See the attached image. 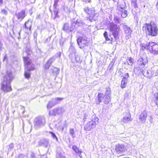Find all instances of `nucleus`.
I'll use <instances>...</instances> for the list:
<instances>
[{
	"label": "nucleus",
	"mask_w": 158,
	"mask_h": 158,
	"mask_svg": "<svg viewBox=\"0 0 158 158\" xmlns=\"http://www.w3.org/2000/svg\"><path fill=\"white\" fill-rule=\"evenodd\" d=\"M118 8L119 10H124L126 8V3L124 1H122L121 2L119 3H118Z\"/></svg>",
	"instance_id": "24"
},
{
	"label": "nucleus",
	"mask_w": 158,
	"mask_h": 158,
	"mask_svg": "<svg viewBox=\"0 0 158 158\" xmlns=\"http://www.w3.org/2000/svg\"><path fill=\"white\" fill-rule=\"evenodd\" d=\"M94 15H93L92 14V11L91 10L90 11V13H88V14H89V19H93L94 18V17L95 16L96 14L95 13V10H94Z\"/></svg>",
	"instance_id": "32"
},
{
	"label": "nucleus",
	"mask_w": 158,
	"mask_h": 158,
	"mask_svg": "<svg viewBox=\"0 0 158 158\" xmlns=\"http://www.w3.org/2000/svg\"><path fill=\"white\" fill-rule=\"evenodd\" d=\"M2 13L4 14H7V11L5 10H2Z\"/></svg>",
	"instance_id": "47"
},
{
	"label": "nucleus",
	"mask_w": 158,
	"mask_h": 158,
	"mask_svg": "<svg viewBox=\"0 0 158 158\" xmlns=\"http://www.w3.org/2000/svg\"><path fill=\"white\" fill-rule=\"evenodd\" d=\"M14 148V144L13 143H11L9 146L8 149L10 150Z\"/></svg>",
	"instance_id": "38"
},
{
	"label": "nucleus",
	"mask_w": 158,
	"mask_h": 158,
	"mask_svg": "<svg viewBox=\"0 0 158 158\" xmlns=\"http://www.w3.org/2000/svg\"><path fill=\"white\" fill-rule=\"evenodd\" d=\"M3 4V0H0V6H1Z\"/></svg>",
	"instance_id": "56"
},
{
	"label": "nucleus",
	"mask_w": 158,
	"mask_h": 158,
	"mask_svg": "<svg viewBox=\"0 0 158 158\" xmlns=\"http://www.w3.org/2000/svg\"><path fill=\"white\" fill-rule=\"evenodd\" d=\"M32 26V22L28 20L25 23V29L26 30H30Z\"/></svg>",
	"instance_id": "26"
},
{
	"label": "nucleus",
	"mask_w": 158,
	"mask_h": 158,
	"mask_svg": "<svg viewBox=\"0 0 158 158\" xmlns=\"http://www.w3.org/2000/svg\"><path fill=\"white\" fill-rule=\"evenodd\" d=\"M147 49L154 55H158V44L155 43L149 42L147 44Z\"/></svg>",
	"instance_id": "7"
},
{
	"label": "nucleus",
	"mask_w": 158,
	"mask_h": 158,
	"mask_svg": "<svg viewBox=\"0 0 158 158\" xmlns=\"http://www.w3.org/2000/svg\"><path fill=\"white\" fill-rule=\"evenodd\" d=\"M77 42L80 48H82L88 46L89 41L85 37H80L77 39Z\"/></svg>",
	"instance_id": "8"
},
{
	"label": "nucleus",
	"mask_w": 158,
	"mask_h": 158,
	"mask_svg": "<svg viewBox=\"0 0 158 158\" xmlns=\"http://www.w3.org/2000/svg\"><path fill=\"white\" fill-rule=\"evenodd\" d=\"M36 36H37V34H35V33L34 34V36L36 37Z\"/></svg>",
	"instance_id": "62"
},
{
	"label": "nucleus",
	"mask_w": 158,
	"mask_h": 158,
	"mask_svg": "<svg viewBox=\"0 0 158 158\" xmlns=\"http://www.w3.org/2000/svg\"><path fill=\"white\" fill-rule=\"evenodd\" d=\"M156 74H155L156 76H158V69L156 70Z\"/></svg>",
	"instance_id": "53"
},
{
	"label": "nucleus",
	"mask_w": 158,
	"mask_h": 158,
	"mask_svg": "<svg viewBox=\"0 0 158 158\" xmlns=\"http://www.w3.org/2000/svg\"><path fill=\"white\" fill-rule=\"evenodd\" d=\"M38 144L40 146H43L47 148H49L50 145L49 140L48 139H44L40 140L38 142Z\"/></svg>",
	"instance_id": "14"
},
{
	"label": "nucleus",
	"mask_w": 158,
	"mask_h": 158,
	"mask_svg": "<svg viewBox=\"0 0 158 158\" xmlns=\"http://www.w3.org/2000/svg\"><path fill=\"white\" fill-rule=\"evenodd\" d=\"M49 133L53 139H56V140H57V138L55 134L54 133L52 132H50Z\"/></svg>",
	"instance_id": "36"
},
{
	"label": "nucleus",
	"mask_w": 158,
	"mask_h": 158,
	"mask_svg": "<svg viewBox=\"0 0 158 158\" xmlns=\"http://www.w3.org/2000/svg\"><path fill=\"white\" fill-rule=\"evenodd\" d=\"M54 15H55V17H54V19H55L56 18V17H57L58 12V11H56V10H54Z\"/></svg>",
	"instance_id": "43"
},
{
	"label": "nucleus",
	"mask_w": 158,
	"mask_h": 158,
	"mask_svg": "<svg viewBox=\"0 0 158 158\" xmlns=\"http://www.w3.org/2000/svg\"><path fill=\"white\" fill-rule=\"evenodd\" d=\"M74 55L75 60L77 62H79L80 60L79 57L77 55H76L75 54H74Z\"/></svg>",
	"instance_id": "37"
},
{
	"label": "nucleus",
	"mask_w": 158,
	"mask_h": 158,
	"mask_svg": "<svg viewBox=\"0 0 158 158\" xmlns=\"http://www.w3.org/2000/svg\"><path fill=\"white\" fill-rule=\"evenodd\" d=\"M76 23H80L81 24H83V22L82 21L80 20H77L76 21Z\"/></svg>",
	"instance_id": "46"
},
{
	"label": "nucleus",
	"mask_w": 158,
	"mask_h": 158,
	"mask_svg": "<svg viewBox=\"0 0 158 158\" xmlns=\"http://www.w3.org/2000/svg\"><path fill=\"white\" fill-rule=\"evenodd\" d=\"M129 75L128 73H125L124 75V76L123 78V79L127 80V79L129 77Z\"/></svg>",
	"instance_id": "35"
},
{
	"label": "nucleus",
	"mask_w": 158,
	"mask_h": 158,
	"mask_svg": "<svg viewBox=\"0 0 158 158\" xmlns=\"http://www.w3.org/2000/svg\"><path fill=\"white\" fill-rule=\"evenodd\" d=\"M108 28L111 32L115 39H117L120 27L113 22L110 23L108 24Z\"/></svg>",
	"instance_id": "4"
},
{
	"label": "nucleus",
	"mask_w": 158,
	"mask_h": 158,
	"mask_svg": "<svg viewBox=\"0 0 158 158\" xmlns=\"http://www.w3.org/2000/svg\"><path fill=\"white\" fill-rule=\"evenodd\" d=\"M99 119L97 117H94L90 121L88 122L84 126V130L86 131H90L95 128L98 123Z\"/></svg>",
	"instance_id": "6"
},
{
	"label": "nucleus",
	"mask_w": 158,
	"mask_h": 158,
	"mask_svg": "<svg viewBox=\"0 0 158 158\" xmlns=\"http://www.w3.org/2000/svg\"><path fill=\"white\" fill-rule=\"evenodd\" d=\"M147 117V113L146 110L142 112L139 116V120L143 122H145Z\"/></svg>",
	"instance_id": "16"
},
{
	"label": "nucleus",
	"mask_w": 158,
	"mask_h": 158,
	"mask_svg": "<svg viewBox=\"0 0 158 158\" xmlns=\"http://www.w3.org/2000/svg\"><path fill=\"white\" fill-rule=\"evenodd\" d=\"M84 10L85 12L86 13L88 14V13H90V11L91 10L92 11V14L94 15V8H90L89 9L88 7H85L84 8Z\"/></svg>",
	"instance_id": "28"
},
{
	"label": "nucleus",
	"mask_w": 158,
	"mask_h": 158,
	"mask_svg": "<svg viewBox=\"0 0 158 158\" xmlns=\"http://www.w3.org/2000/svg\"><path fill=\"white\" fill-rule=\"evenodd\" d=\"M146 74L148 77L149 78L151 77L152 76H156L155 75V74H156L154 70L152 68H151L147 70L146 72Z\"/></svg>",
	"instance_id": "18"
},
{
	"label": "nucleus",
	"mask_w": 158,
	"mask_h": 158,
	"mask_svg": "<svg viewBox=\"0 0 158 158\" xmlns=\"http://www.w3.org/2000/svg\"><path fill=\"white\" fill-rule=\"evenodd\" d=\"M60 158H65V157L64 156H61Z\"/></svg>",
	"instance_id": "61"
},
{
	"label": "nucleus",
	"mask_w": 158,
	"mask_h": 158,
	"mask_svg": "<svg viewBox=\"0 0 158 158\" xmlns=\"http://www.w3.org/2000/svg\"><path fill=\"white\" fill-rule=\"evenodd\" d=\"M30 156L31 158H34L35 155L33 153L31 152L30 154Z\"/></svg>",
	"instance_id": "45"
},
{
	"label": "nucleus",
	"mask_w": 158,
	"mask_h": 158,
	"mask_svg": "<svg viewBox=\"0 0 158 158\" xmlns=\"http://www.w3.org/2000/svg\"><path fill=\"white\" fill-rule=\"evenodd\" d=\"M34 126L35 129H38L44 126L46 124L45 118L43 116H39L35 118L33 121Z\"/></svg>",
	"instance_id": "5"
},
{
	"label": "nucleus",
	"mask_w": 158,
	"mask_h": 158,
	"mask_svg": "<svg viewBox=\"0 0 158 158\" xmlns=\"http://www.w3.org/2000/svg\"><path fill=\"white\" fill-rule=\"evenodd\" d=\"M69 133L71 135L73 138H74L75 137V135L74 134V131L73 129H71L70 130Z\"/></svg>",
	"instance_id": "34"
},
{
	"label": "nucleus",
	"mask_w": 158,
	"mask_h": 158,
	"mask_svg": "<svg viewBox=\"0 0 158 158\" xmlns=\"http://www.w3.org/2000/svg\"><path fill=\"white\" fill-rule=\"evenodd\" d=\"M127 80H125L122 79L121 82V87L122 88H124L126 87L127 85Z\"/></svg>",
	"instance_id": "29"
},
{
	"label": "nucleus",
	"mask_w": 158,
	"mask_h": 158,
	"mask_svg": "<svg viewBox=\"0 0 158 158\" xmlns=\"http://www.w3.org/2000/svg\"><path fill=\"white\" fill-rule=\"evenodd\" d=\"M148 63V60L145 58H140L137 61L138 66L143 68Z\"/></svg>",
	"instance_id": "15"
},
{
	"label": "nucleus",
	"mask_w": 158,
	"mask_h": 158,
	"mask_svg": "<svg viewBox=\"0 0 158 158\" xmlns=\"http://www.w3.org/2000/svg\"><path fill=\"white\" fill-rule=\"evenodd\" d=\"M143 68L139 66L135 67L134 69V72L136 75L140 74L141 73L143 74Z\"/></svg>",
	"instance_id": "22"
},
{
	"label": "nucleus",
	"mask_w": 158,
	"mask_h": 158,
	"mask_svg": "<svg viewBox=\"0 0 158 158\" xmlns=\"http://www.w3.org/2000/svg\"><path fill=\"white\" fill-rule=\"evenodd\" d=\"M104 35L105 37L108 36V34L106 31H105L104 33Z\"/></svg>",
	"instance_id": "49"
},
{
	"label": "nucleus",
	"mask_w": 158,
	"mask_h": 158,
	"mask_svg": "<svg viewBox=\"0 0 158 158\" xmlns=\"http://www.w3.org/2000/svg\"><path fill=\"white\" fill-rule=\"evenodd\" d=\"M123 28L125 33L126 34L125 38L127 40L131 37L132 30L130 27L126 25L124 26Z\"/></svg>",
	"instance_id": "13"
},
{
	"label": "nucleus",
	"mask_w": 158,
	"mask_h": 158,
	"mask_svg": "<svg viewBox=\"0 0 158 158\" xmlns=\"http://www.w3.org/2000/svg\"><path fill=\"white\" fill-rule=\"evenodd\" d=\"M98 97V101L97 102V104H99V103L102 102V101H103V102H104V100L105 98V96L103 93H99Z\"/></svg>",
	"instance_id": "21"
},
{
	"label": "nucleus",
	"mask_w": 158,
	"mask_h": 158,
	"mask_svg": "<svg viewBox=\"0 0 158 158\" xmlns=\"http://www.w3.org/2000/svg\"><path fill=\"white\" fill-rule=\"evenodd\" d=\"M60 54H61V52H60L59 53V57H60Z\"/></svg>",
	"instance_id": "63"
},
{
	"label": "nucleus",
	"mask_w": 158,
	"mask_h": 158,
	"mask_svg": "<svg viewBox=\"0 0 158 158\" xmlns=\"http://www.w3.org/2000/svg\"><path fill=\"white\" fill-rule=\"evenodd\" d=\"M51 71L52 74L54 75H56L59 73V69L53 67L52 68Z\"/></svg>",
	"instance_id": "27"
},
{
	"label": "nucleus",
	"mask_w": 158,
	"mask_h": 158,
	"mask_svg": "<svg viewBox=\"0 0 158 158\" xmlns=\"http://www.w3.org/2000/svg\"><path fill=\"white\" fill-rule=\"evenodd\" d=\"M50 40V38H48L46 40H45V42L46 43V41H49Z\"/></svg>",
	"instance_id": "57"
},
{
	"label": "nucleus",
	"mask_w": 158,
	"mask_h": 158,
	"mask_svg": "<svg viewBox=\"0 0 158 158\" xmlns=\"http://www.w3.org/2000/svg\"><path fill=\"white\" fill-rule=\"evenodd\" d=\"M55 59L54 57H52L48 60L45 65V68L46 69H48L51 63L55 60Z\"/></svg>",
	"instance_id": "25"
},
{
	"label": "nucleus",
	"mask_w": 158,
	"mask_h": 158,
	"mask_svg": "<svg viewBox=\"0 0 158 158\" xmlns=\"http://www.w3.org/2000/svg\"><path fill=\"white\" fill-rule=\"evenodd\" d=\"M88 114H87V113L84 114V117H83V120L84 121L87 118V117H88Z\"/></svg>",
	"instance_id": "41"
},
{
	"label": "nucleus",
	"mask_w": 158,
	"mask_h": 158,
	"mask_svg": "<svg viewBox=\"0 0 158 158\" xmlns=\"http://www.w3.org/2000/svg\"><path fill=\"white\" fill-rule=\"evenodd\" d=\"M147 44L146 45H143V44H141V46L142 47V49L143 50H144L146 49V48H147Z\"/></svg>",
	"instance_id": "40"
},
{
	"label": "nucleus",
	"mask_w": 158,
	"mask_h": 158,
	"mask_svg": "<svg viewBox=\"0 0 158 158\" xmlns=\"http://www.w3.org/2000/svg\"><path fill=\"white\" fill-rule=\"evenodd\" d=\"M149 120L151 123H152L153 121V118L152 116H150L149 118Z\"/></svg>",
	"instance_id": "44"
},
{
	"label": "nucleus",
	"mask_w": 158,
	"mask_h": 158,
	"mask_svg": "<svg viewBox=\"0 0 158 158\" xmlns=\"http://www.w3.org/2000/svg\"><path fill=\"white\" fill-rule=\"evenodd\" d=\"M57 3L54 2V7L55 8H56L57 6Z\"/></svg>",
	"instance_id": "55"
},
{
	"label": "nucleus",
	"mask_w": 158,
	"mask_h": 158,
	"mask_svg": "<svg viewBox=\"0 0 158 158\" xmlns=\"http://www.w3.org/2000/svg\"><path fill=\"white\" fill-rule=\"evenodd\" d=\"M7 57L6 55H5L4 57V59L3 60V61H5V60H6L7 59Z\"/></svg>",
	"instance_id": "51"
},
{
	"label": "nucleus",
	"mask_w": 158,
	"mask_h": 158,
	"mask_svg": "<svg viewBox=\"0 0 158 158\" xmlns=\"http://www.w3.org/2000/svg\"><path fill=\"white\" fill-rule=\"evenodd\" d=\"M65 111V110L64 108L58 107L50 111L49 114L50 115H61L64 113Z\"/></svg>",
	"instance_id": "9"
},
{
	"label": "nucleus",
	"mask_w": 158,
	"mask_h": 158,
	"mask_svg": "<svg viewBox=\"0 0 158 158\" xmlns=\"http://www.w3.org/2000/svg\"><path fill=\"white\" fill-rule=\"evenodd\" d=\"M68 26L67 24H64V27L63 28V29L64 30L66 31L68 30Z\"/></svg>",
	"instance_id": "39"
},
{
	"label": "nucleus",
	"mask_w": 158,
	"mask_h": 158,
	"mask_svg": "<svg viewBox=\"0 0 158 158\" xmlns=\"http://www.w3.org/2000/svg\"><path fill=\"white\" fill-rule=\"evenodd\" d=\"M72 148L80 157L81 158L82 157V156L81 155L82 151L81 149H79L76 146H73L72 147Z\"/></svg>",
	"instance_id": "23"
},
{
	"label": "nucleus",
	"mask_w": 158,
	"mask_h": 158,
	"mask_svg": "<svg viewBox=\"0 0 158 158\" xmlns=\"http://www.w3.org/2000/svg\"><path fill=\"white\" fill-rule=\"evenodd\" d=\"M18 28H19V31L18 32V34L20 35V31H21V29H20V28L19 27H18Z\"/></svg>",
	"instance_id": "52"
},
{
	"label": "nucleus",
	"mask_w": 158,
	"mask_h": 158,
	"mask_svg": "<svg viewBox=\"0 0 158 158\" xmlns=\"http://www.w3.org/2000/svg\"><path fill=\"white\" fill-rule=\"evenodd\" d=\"M2 44H0V50L2 48Z\"/></svg>",
	"instance_id": "60"
},
{
	"label": "nucleus",
	"mask_w": 158,
	"mask_h": 158,
	"mask_svg": "<svg viewBox=\"0 0 158 158\" xmlns=\"http://www.w3.org/2000/svg\"><path fill=\"white\" fill-rule=\"evenodd\" d=\"M120 11L121 13V15L122 18H124L126 17L127 15V11L125 10H119Z\"/></svg>",
	"instance_id": "30"
},
{
	"label": "nucleus",
	"mask_w": 158,
	"mask_h": 158,
	"mask_svg": "<svg viewBox=\"0 0 158 158\" xmlns=\"http://www.w3.org/2000/svg\"><path fill=\"white\" fill-rule=\"evenodd\" d=\"M142 28L145 31L146 35L156 36L158 32V26L157 24L153 21H151L149 23L143 24Z\"/></svg>",
	"instance_id": "1"
},
{
	"label": "nucleus",
	"mask_w": 158,
	"mask_h": 158,
	"mask_svg": "<svg viewBox=\"0 0 158 158\" xmlns=\"http://www.w3.org/2000/svg\"><path fill=\"white\" fill-rule=\"evenodd\" d=\"M23 58L25 68L24 76L26 78L29 79L31 76L30 71L34 69V66L31 63L29 58L24 57Z\"/></svg>",
	"instance_id": "3"
},
{
	"label": "nucleus",
	"mask_w": 158,
	"mask_h": 158,
	"mask_svg": "<svg viewBox=\"0 0 158 158\" xmlns=\"http://www.w3.org/2000/svg\"><path fill=\"white\" fill-rule=\"evenodd\" d=\"M125 148L123 145L118 144L116 146L115 150L118 152H123L125 151Z\"/></svg>",
	"instance_id": "17"
},
{
	"label": "nucleus",
	"mask_w": 158,
	"mask_h": 158,
	"mask_svg": "<svg viewBox=\"0 0 158 158\" xmlns=\"http://www.w3.org/2000/svg\"><path fill=\"white\" fill-rule=\"evenodd\" d=\"M124 116L122 119V121L125 123H129L132 121L131 119V115L129 110L125 112L124 114Z\"/></svg>",
	"instance_id": "11"
},
{
	"label": "nucleus",
	"mask_w": 158,
	"mask_h": 158,
	"mask_svg": "<svg viewBox=\"0 0 158 158\" xmlns=\"http://www.w3.org/2000/svg\"><path fill=\"white\" fill-rule=\"evenodd\" d=\"M111 94L110 89L108 87L106 88L105 92V98L104 100V103L106 104H108L110 101V96Z\"/></svg>",
	"instance_id": "12"
},
{
	"label": "nucleus",
	"mask_w": 158,
	"mask_h": 158,
	"mask_svg": "<svg viewBox=\"0 0 158 158\" xmlns=\"http://www.w3.org/2000/svg\"><path fill=\"white\" fill-rule=\"evenodd\" d=\"M105 39H106V40H109L110 39L109 38H108V36H106L105 37Z\"/></svg>",
	"instance_id": "54"
},
{
	"label": "nucleus",
	"mask_w": 158,
	"mask_h": 158,
	"mask_svg": "<svg viewBox=\"0 0 158 158\" xmlns=\"http://www.w3.org/2000/svg\"><path fill=\"white\" fill-rule=\"evenodd\" d=\"M156 95L155 102L156 105L158 106V95L157 94Z\"/></svg>",
	"instance_id": "42"
},
{
	"label": "nucleus",
	"mask_w": 158,
	"mask_h": 158,
	"mask_svg": "<svg viewBox=\"0 0 158 158\" xmlns=\"http://www.w3.org/2000/svg\"><path fill=\"white\" fill-rule=\"evenodd\" d=\"M156 6L157 8L158 9V0L157 3L156 5Z\"/></svg>",
	"instance_id": "59"
},
{
	"label": "nucleus",
	"mask_w": 158,
	"mask_h": 158,
	"mask_svg": "<svg viewBox=\"0 0 158 158\" xmlns=\"http://www.w3.org/2000/svg\"><path fill=\"white\" fill-rule=\"evenodd\" d=\"M63 99L62 98H53L51 101H49L47 106L48 109H50L54 105L59 103Z\"/></svg>",
	"instance_id": "10"
},
{
	"label": "nucleus",
	"mask_w": 158,
	"mask_h": 158,
	"mask_svg": "<svg viewBox=\"0 0 158 158\" xmlns=\"http://www.w3.org/2000/svg\"><path fill=\"white\" fill-rule=\"evenodd\" d=\"M13 78V76L10 71H7L6 75L3 78V81L2 84L1 89L5 92H8L11 90L10 84Z\"/></svg>",
	"instance_id": "2"
},
{
	"label": "nucleus",
	"mask_w": 158,
	"mask_h": 158,
	"mask_svg": "<svg viewBox=\"0 0 158 158\" xmlns=\"http://www.w3.org/2000/svg\"><path fill=\"white\" fill-rule=\"evenodd\" d=\"M26 52H27V54L30 55L31 54V51L28 49L26 51Z\"/></svg>",
	"instance_id": "48"
},
{
	"label": "nucleus",
	"mask_w": 158,
	"mask_h": 158,
	"mask_svg": "<svg viewBox=\"0 0 158 158\" xmlns=\"http://www.w3.org/2000/svg\"><path fill=\"white\" fill-rule=\"evenodd\" d=\"M0 158H2V157L0 156Z\"/></svg>",
	"instance_id": "64"
},
{
	"label": "nucleus",
	"mask_w": 158,
	"mask_h": 158,
	"mask_svg": "<svg viewBox=\"0 0 158 158\" xmlns=\"http://www.w3.org/2000/svg\"><path fill=\"white\" fill-rule=\"evenodd\" d=\"M69 51L71 54L74 53L75 54L76 53V50L74 47L72 45L70 47L69 49Z\"/></svg>",
	"instance_id": "31"
},
{
	"label": "nucleus",
	"mask_w": 158,
	"mask_h": 158,
	"mask_svg": "<svg viewBox=\"0 0 158 158\" xmlns=\"http://www.w3.org/2000/svg\"><path fill=\"white\" fill-rule=\"evenodd\" d=\"M59 0H54V2L57 4Z\"/></svg>",
	"instance_id": "58"
},
{
	"label": "nucleus",
	"mask_w": 158,
	"mask_h": 158,
	"mask_svg": "<svg viewBox=\"0 0 158 158\" xmlns=\"http://www.w3.org/2000/svg\"><path fill=\"white\" fill-rule=\"evenodd\" d=\"M131 4L135 8L138 7L136 0H132Z\"/></svg>",
	"instance_id": "33"
},
{
	"label": "nucleus",
	"mask_w": 158,
	"mask_h": 158,
	"mask_svg": "<svg viewBox=\"0 0 158 158\" xmlns=\"http://www.w3.org/2000/svg\"><path fill=\"white\" fill-rule=\"evenodd\" d=\"M134 60L131 57H128L126 60V61L124 62V64L130 65L133 66L134 63Z\"/></svg>",
	"instance_id": "20"
},
{
	"label": "nucleus",
	"mask_w": 158,
	"mask_h": 158,
	"mask_svg": "<svg viewBox=\"0 0 158 158\" xmlns=\"http://www.w3.org/2000/svg\"><path fill=\"white\" fill-rule=\"evenodd\" d=\"M23 156L22 154H20L18 156V158H23Z\"/></svg>",
	"instance_id": "50"
},
{
	"label": "nucleus",
	"mask_w": 158,
	"mask_h": 158,
	"mask_svg": "<svg viewBox=\"0 0 158 158\" xmlns=\"http://www.w3.org/2000/svg\"><path fill=\"white\" fill-rule=\"evenodd\" d=\"M16 15L19 19L22 20L25 16V11L23 10L20 12L16 14Z\"/></svg>",
	"instance_id": "19"
}]
</instances>
